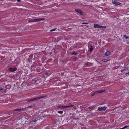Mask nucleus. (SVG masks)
Segmentation results:
<instances>
[{
  "mask_svg": "<svg viewBox=\"0 0 129 129\" xmlns=\"http://www.w3.org/2000/svg\"><path fill=\"white\" fill-rule=\"evenodd\" d=\"M17 0V2H19L20 1V0Z\"/></svg>",
  "mask_w": 129,
  "mask_h": 129,
  "instance_id": "30",
  "label": "nucleus"
},
{
  "mask_svg": "<svg viewBox=\"0 0 129 129\" xmlns=\"http://www.w3.org/2000/svg\"><path fill=\"white\" fill-rule=\"evenodd\" d=\"M23 109V108H19V109H15L14 110V111H21Z\"/></svg>",
  "mask_w": 129,
  "mask_h": 129,
  "instance_id": "11",
  "label": "nucleus"
},
{
  "mask_svg": "<svg viewBox=\"0 0 129 129\" xmlns=\"http://www.w3.org/2000/svg\"><path fill=\"white\" fill-rule=\"evenodd\" d=\"M129 126H124V127H123L122 128H121V129H124V128H125L127 127H128Z\"/></svg>",
  "mask_w": 129,
  "mask_h": 129,
  "instance_id": "20",
  "label": "nucleus"
},
{
  "mask_svg": "<svg viewBox=\"0 0 129 129\" xmlns=\"http://www.w3.org/2000/svg\"><path fill=\"white\" fill-rule=\"evenodd\" d=\"M125 69V70H127L128 71V69L127 67Z\"/></svg>",
  "mask_w": 129,
  "mask_h": 129,
  "instance_id": "27",
  "label": "nucleus"
},
{
  "mask_svg": "<svg viewBox=\"0 0 129 129\" xmlns=\"http://www.w3.org/2000/svg\"><path fill=\"white\" fill-rule=\"evenodd\" d=\"M112 3L114 4L115 6H118L121 4L119 2H117L116 0H114L112 1Z\"/></svg>",
  "mask_w": 129,
  "mask_h": 129,
  "instance_id": "4",
  "label": "nucleus"
},
{
  "mask_svg": "<svg viewBox=\"0 0 129 129\" xmlns=\"http://www.w3.org/2000/svg\"><path fill=\"white\" fill-rule=\"evenodd\" d=\"M55 30H56L55 29H51V30H50V31H55Z\"/></svg>",
  "mask_w": 129,
  "mask_h": 129,
  "instance_id": "24",
  "label": "nucleus"
},
{
  "mask_svg": "<svg viewBox=\"0 0 129 129\" xmlns=\"http://www.w3.org/2000/svg\"><path fill=\"white\" fill-rule=\"evenodd\" d=\"M110 55V53L109 51L106 52L105 54V55L106 56H108Z\"/></svg>",
  "mask_w": 129,
  "mask_h": 129,
  "instance_id": "9",
  "label": "nucleus"
},
{
  "mask_svg": "<svg viewBox=\"0 0 129 129\" xmlns=\"http://www.w3.org/2000/svg\"><path fill=\"white\" fill-rule=\"evenodd\" d=\"M45 97L44 96H41L39 97H37L36 98H34L33 99H27V102H29L31 101H34L36 100H38L39 99H40L44 98Z\"/></svg>",
  "mask_w": 129,
  "mask_h": 129,
  "instance_id": "1",
  "label": "nucleus"
},
{
  "mask_svg": "<svg viewBox=\"0 0 129 129\" xmlns=\"http://www.w3.org/2000/svg\"><path fill=\"white\" fill-rule=\"evenodd\" d=\"M86 65H88V64L87 63H86Z\"/></svg>",
  "mask_w": 129,
  "mask_h": 129,
  "instance_id": "32",
  "label": "nucleus"
},
{
  "mask_svg": "<svg viewBox=\"0 0 129 129\" xmlns=\"http://www.w3.org/2000/svg\"><path fill=\"white\" fill-rule=\"evenodd\" d=\"M9 70L11 72H13L16 71L17 69L16 68H10L9 69Z\"/></svg>",
  "mask_w": 129,
  "mask_h": 129,
  "instance_id": "8",
  "label": "nucleus"
},
{
  "mask_svg": "<svg viewBox=\"0 0 129 129\" xmlns=\"http://www.w3.org/2000/svg\"><path fill=\"white\" fill-rule=\"evenodd\" d=\"M76 119V118H74V119Z\"/></svg>",
  "mask_w": 129,
  "mask_h": 129,
  "instance_id": "31",
  "label": "nucleus"
},
{
  "mask_svg": "<svg viewBox=\"0 0 129 129\" xmlns=\"http://www.w3.org/2000/svg\"><path fill=\"white\" fill-rule=\"evenodd\" d=\"M102 61L103 62H106L107 61V59H103L102 60Z\"/></svg>",
  "mask_w": 129,
  "mask_h": 129,
  "instance_id": "22",
  "label": "nucleus"
},
{
  "mask_svg": "<svg viewBox=\"0 0 129 129\" xmlns=\"http://www.w3.org/2000/svg\"><path fill=\"white\" fill-rule=\"evenodd\" d=\"M32 106H28V107H27V108H30V107H31Z\"/></svg>",
  "mask_w": 129,
  "mask_h": 129,
  "instance_id": "28",
  "label": "nucleus"
},
{
  "mask_svg": "<svg viewBox=\"0 0 129 129\" xmlns=\"http://www.w3.org/2000/svg\"><path fill=\"white\" fill-rule=\"evenodd\" d=\"M121 129V128H120V129Z\"/></svg>",
  "mask_w": 129,
  "mask_h": 129,
  "instance_id": "34",
  "label": "nucleus"
},
{
  "mask_svg": "<svg viewBox=\"0 0 129 129\" xmlns=\"http://www.w3.org/2000/svg\"><path fill=\"white\" fill-rule=\"evenodd\" d=\"M25 123L26 124H29L31 123V121L29 122L28 121H25Z\"/></svg>",
  "mask_w": 129,
  "mask_h": 129,
  "instance_id": "15",
  "label": "nucleus"
},
{
  "mask_svg": "<svg viewBox=\"0 0 129 129\" xmlns=\"http://www.w3.org/2000/svg\"><path fill=\"white\" fill-rule=\"evenodd\" d=\"M6 87L7 89H10L11 87V85L10 84L7 85H6Z\"/></svg>",
  "mask_w": 129,
  "mask_h": 129,
  "instance_id": "10",
  "label": "nucleus"
},
{
  "mask_svg": "<svg viewBox=\"0 0 129 129\" xmlns=\"http://www.w3.org/2000/svg\"><path fill=\"white\" fill-rule=\"evenodd\" d=\"M98 93H99L98 91H95L93 93V95H94L95 94H97Z\"/></svg>",
  "mask_w": 129,
  "mask_h": 129,
  "instance_id": "21",
  "label": "nucleus"
},
{
  "mask_svg": "<svg viewBox=\"0 0 129 129\" xmlns=\"http://www.w3.org/2000/svg\"><path fill=\"white\" fill-rule=\"evenodd\" d=\"M43 19H44L43 18H40L39 19L36 18L35 19H29L28 20V21L29 22H35L40 21Z\"/></svg>",
  "mask_w": 129,
  "mask_h": 129,
  "instance_id": "2",
  "label": "nucleus"
},
{
  "mask_svg": "<svg viewBox=\"0 0 129 129\" xmlns=\"http://www.w3.org/2000/svg\"><path fill=\"white\" fill-rule=\"evenodd\" d=\"M75 11L77 13H79L81 15L83 14V12L81 10L79 9H76L75 10Z\"/></svg>",
  "mask_w": 129,
  "mask_h": 129,
  "instance_id": "7",
  "label": "nucleus"
},
{
  "mask_svg": "<svg viewBox=\"0 0 129 129\" xmlns=\"http://www.w3.org/2000/svg\"><path fill=\"white\" fill-rule=\"evenodd\" d=\"M93 108H94V106H90L88 107V108L89 109H91Z\"/></svg>",
  "mask_w": 129,
  "mask_h": 129,
  "instance_id": "18",
  "label": "nucleus"
},
{
  "mask_svg": "<svg viewBox=\"0 0 129 129\" xmlns=\"http://www.w3.org/2000/svg\"><path fill=\"white\" fill-rule=\"evenodd\" d=\"M71 106L68 105V106H63L60 105H57L56 107L58 108H67Z\"/></svg>",
  "mask_w": 129,
  "mask_h": 129,
  "instance_id": "6",
  "label": "nucleus"
},
{
  "mask_svg": "<svg viewBox=\"0 0 129 129\" xmlns=\"http://www.w3.org/2000/svg\"><path fill=\"white\" fill-rule=\"evenodd\" d=\"M20 113V112H17V113H15L14 112V113L15 114H19Z\"/></svg>",
  "mask_w": 129,
  "mask_h": 129,
  "instance_id": "23",
  "label": "nucleus"
},
{
  "mask_svg": "<svg viewBox=\"0 0 129 129\" xmlns=\"http://www.w3.org/2000/svg\"><path fill=\"white\" fill-rule=\"evenodd\" d=\"M123 38H124L126 39H129V37L127 36L126 35H124L123 36Z\"/></svg>",
  "mask_w": 129,
  "mask_h": 129,
  "instance_id": "13",
  "label": "nucleus"
},
{
  "mask_svg": "<svg viewBox=\"0 0 129 129\" xmlns=\"http://www.w3.org/2000/svg\"><path fill=\"white\" fill-rule=\"evenodd\" d=\"M93 95H93H91V96H93V95Z\"/></svg>",
  "mask_w": 129,
  "mask_h": 129,
  "instance_id": "33",
  "label": "nucleus"
},
{
  "mask_svg": "<svg viewBox=\"0 0 129 129\" xmlns=\"http://www.w3.org/2000/svg\"><path fill=\"white\" fill-rule=\"evenodd\" d=\"M83 23V24H88V23Z\"/></svg>",
  "mask_w": 129,
  "mask_h": 129,
  "instance_id": "29",
  "label": "nucleus"
},
{
  "mask_svg": "<svg viewBox=\"0 0 129 129\" xmlns=\"http://www.w3.org/2000/svg\"><path fill=\"white\" fill-rule=\"evenodd\" d=\"M105 90L104 89H103V90H100L98 92H99V93H100L102 92H105Z\"/></svg>",
  "mask_w": 129,
  "mask_h": 129,
  "instance_id": "12",
  "label": "nucleus"
},
{
  "mask_svg": "<svg viewBox=\"0 0 129 129\" xmlns=\"http://www.w3.org/2000/svg\"><path fill=\"white\" fill-rule=\"evenodd\" d=\"M125 74L126 75V76H127L129 75V72L128 73H126Z\"/></svg>",
  "mask_w": 129,
  "mask_h": 129,
  "instance_id": "25",
  "label": "nucleus"
},
{
  "mask_svg": "<svg viewBox=\"0 0 129 129\" xmlns=\"http://www.w3.org/2000/svg\"><path fill=\"white\" fill-rule=\"evenodd\" d=\"M107 109V107L106 106H104L103 107H98V110L100 111L103 110L105 111Z\"/></svg>",
  "mask_w": 129,
  "mask_h": 129,
  "instance_id": "5",
  "label": "nucleus"
},
{
  "mask_svg": "<svg viewBox=\"0 0 129 129\" xmlns=\"http://www.w3.org/2000/svg\"><path fill=\"white\" fill-rule=\"evenodd\" d=\"M3 89L1 87H0V91L3 90Z\"/></svg>",
  "mask_w": 129,
  "mask_h": 129,
  "instance_id": "26",
  "label": "nucleus"
},
{
  "mask_svg": "<svg viewBox=\"0 0 129 129\" xmlns=\"http://www.w3.org/2000/svg\"><path fill=\"white\" fill-rule=\"evenodd\" d=\"M90 46L91 47L90 48V51H91L93 49V47L91 45H90Z\"/></svg>",
  "mask_w": 129,
  "mask_h": 129,
  "instance_id": "16",
  "label": "nucleus"
},
{
  "mask_svg": "<svg viewBox=\"0 0 129 129\" xmlns=\"http://www.w3.org/2000/svg\"><path fill=\"white\" fill-rule=\"evenodd\" d=\"M94 27L95 28H106V26H100L99 24H94Z\"/></svg>",
  "mask_w": 129,
  "mask_h": 129,
  "instance_id": "3",
  "label": "nucleus"
},
{
  "mask_svg": "<svg viewBox=\"0 0 129 129\" xmlns=\"http://www.w3.org/2000/svg\"><path fill=\"white\" fill-rule=\"evenodd\" d=\"M78 54V53H77L75 52H72V53H71V55H76Z\"/></svg>",
  "mask_w": 129,
  "mask_h": 129,
  "instance_id": "14",
  "label": "nucleus"
},
{
  "mask_svg": "<svg viewBox=\"0 0 129 129\" xmlns=\"http://www.w3.org/2000/svg\"><path fill=\"white\" fill-rule=\"evenodd\" d=\"M36 119V118L35 119L33 120L32 121L33 122H36L37 121V120Z\"/></svg>",
  "mask_w": 129,
  "mask_h": 129,
  "instance_id": "19",
  "label": "nucleus"
},
{
  "mask_svg": "<svg viewBox=\"0 0 129 129\" xmlns=\"http://www.w3.org/2000/svg\"><path fill=\"white\" fill-rule=\"evenodd\" d=\"M63 112L62 111H58L57 112L58 113L60 114H62L63 113Z\"/></svg>",
  "mask_w": 129,
  "mask_h": 129,
  "instance_id": "17",
  "label": "nucleus"
}]
</instances>
